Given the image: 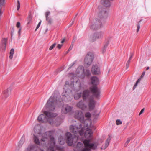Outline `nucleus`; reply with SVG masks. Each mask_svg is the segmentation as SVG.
<instances>
[{"mask_svg":"<svg viewBox=\"0 0 151 151\" xmlns=\"http://www.w3.org/2000/svg\"><path fill=\"white\" fill-rule=\"evenodd\" d=\"M84 100H81L76 104V106L82 110H84L87 108V106L85 104Z\"/></svg>","mask_w":151,"mask_h":151,"instance_id":"dca6fc26","label":"nucleus"},{"mask_svg":"<svg viewBox=\"0 0 151 151\" xmlns=\"http://www.w3.org/2000/svg\"><path fill=\"white\" fill-rule=\"evenodd\" d=\"M74 117L79 120L81 123H83L85 122L84 118L83 112L79 110H76L75 112Z\"/></svg>","mask_w":151,"mask_h":151,"instance_id":"1a4fd4ad","label":"nucleus"},{"mask_svg":"<svg viewBox=\"0 0 151 151\" xmlns=\"http://www.w3.org/2000/svg\"><path fill=\"white\" fill-rule=\"evenodd\" d=\"M41 23V21H40L39 23H38V25L37 26V27L35 29V31H36L37 29L39 28V27L40 26Z\"/></svg>","mask_w":151,"mask_h":151,"instance_id":"79ce46f5","label":"nucleus"},{"mask_svg":"<svg viewBox=\"0 0 151 151\" xmlns=\"http://www.w3.org/2000/svg\"><path fill=\"white\" fill-rule=\"evenodd\" d=\"M110 0H102V2L104 5L106 7H109L110 6L109 1Z\"/></svg>","mask_w":151,"mask_h":151,"instance_id":"b1692460","label":"nucleus"},{"mask_svg":"<svg viewBox=\"0 0 151 151\" xmlns=\"http://www.w3.org/2000/svg\"><path fill=\"white\" fill-rule=\"evenodd\" d=\"M56 45V44L55 43H54L52 45L50 46L49 48V50H51L55 47Z\"/></svg>","mask_w":151,"mask_h":151,"instance_id":"c9c22d12","label":"nucleus"},{"mask_svg":"<svg viewBox=\"0 0 151 151\" xmlns=\"http://www.w3.org/2000/svg\"><path fill=\"white\" fill-rule=\"evenodd\" d=\"M142 20H140L137 23V32H138L140 28V23L142 21Z\"/></svg>","mask_w":151,"mask_h":151,"instance_id":"2f4dec72","label":"nucleus"},{"mask_svg":"<svg viewBox=\"0 0 151 151\" xmlns=\"http://www.w3.org/2000/svg\"><path fill=\"white\" fill-rule=\"evenodd\" d=\"M144 109H145L144 108H143L141 110L140 112V113L139 114V115H140L141 114H142L144 112Z\"/></svg>","mask_w":151,"mask_h":151,"instance_id":"49530a36","label":"nucleus"},{"mask_svg":"<svg viewBox=\"0 0 151 151\" xmlns=\"http://www.w3.org/2000/svg\"><path fill=\"white\" fill-rule=\"evenodd\" d=\"M91 83L94 85H96L99 83V79L95 76H93L91 78Z\"/></svg>","mask_w":151,"mask_h":151,"instance_id":"412c9836","label":"nucleus"},{"mask_svg":"<svg viewBox=\"0 0 151 151\" xmlns=\"http://www.w3.org/2000/svg\"><path fill=\"white\" fill-rule=\"evenodd\" d=\"M85 148L82 151H91V150H95L97 148L98 145L94 143H91L89 139H85L83 141Z\"/></svg>","mask_w":151,"mask_h":151,"instance_id":"39448f33","label":"nucleus"},{"mask_svg":"<svg viewBox=\"0 0 151 151\" xmlns=\"http://www.w3.org/2000/svg\"><path fill=\"white\" fill-rule=\"evenodd\" d=\"M14 49L13 48L11 49L10 52V55L9 56V58L10 59H12L13 58V55L14 54Z\"/></svg>","mask_w":151,"mask_h":151,"instance_id":"c756f323","label":"nucleus"},{"mask_svg":"<svg viewBox=\"0 0 151 151\" xmlns=\"http://www.w3.org/2000/svg\"><path fill=\"white\" fill-rule=\"evenodd\" d=\"M76 71L77 73H84L85 74L88 76L91 75V73L89 70H86L85 72H84V68L83 66H79L76 70Z\"/></svg>","mask_w":151,"mask_h":151,"instance_id":"4468645a","label":"nucleus"},{"mask_svg":"<svg viewBox=\"0 0 151 151\" xmlns=\"http://www.w3.org/2000/svg\"><path fill=\"white\" fill-rule=\"evenodd\" d=\"M85 116L87 118H90L91 116L90 113L89 112H86L85 114Z\"/></svg>","mask_w":151,"mask_h":151,"instance_id":"f704fd0d","label":"nucleus"},{"mask_svg":"<svg viewBox=\"0 0 151 151\" xmlns=\"http://www.w3.org/2000/svg\"><path fill=\"white\" fill-rule=\"evenodd\" d=\"M72 107L70 106L66 105L63 107L62 113L63 114H65L70 112L72 110Z\"/></svg>","mask_w":151,"mask_h":151,"instance_id":"a211bd4d","label":"nucleus"},{"mask_svg":"<svg viewBox=\"0 0 151 151\" xmlns=\"http://www.w3.org/2000/svg\"><path fill=\"white\" fill-rule=\"evenodd\" d=\"M108 16L107 12L104 10H102L98 14V17L93 21L90 25V29L93 30H97L103 26L102 22L107 18Z\"/></svg>","mask_w":151,"mask_h":151,"instance_id":"f03ea898","label":"nucleus"},{"mask_svg":"<svg viewBox=\"0 0 151 151\" xmlns=\"http://www.w3.org/2000/svg\"><path fill=\"white\" fill-rule=\"evenodd\" d=\"M52 131L46 132L43 134L40 141L37 136L34 135V142L37 145L42 146L44 148L41 151H55L54 147L55 143L54 138L52 136Z\"/></svg>","mask_w":151,"mask_h":151,"instance_id":"f257e3e1","label":"nucleus"},{"mask_svg":"<svg viewBox=\"0 0 151 151\" xmlns=\"http://www.w3.org/2000/svg\"><path fill=\"white\" fill-rule=\"evenodd\" d=\"M83 146V145L82 143H81L80 142H78L77 143V148H80L81 147Z\"/></svg>","mask_w":151,"mask_h":151,"instance_id":"e433bc0d","label":"nucleus"},{"mask_svg":"<svg viewBox=\"0 0 151 151\" xmlns=\"http://www.w3.org/2000/svg\"><path fill=\"white\" fill-rule=\"evenodd\" d=\"M59 96H51L45 105L46 109L49 111H53L55 109L56 105L61 102L60 100H58Z\"/></svg>","mask_w":151,"mask_h":151,"instance_id":"20e7f679","label":"nucleus"},{"mask_svg":"<svg viewBox=\"0 0 151 151\" xmlns=\"http://www.w3.org/2000/svg\"><path fill=\"white\" fill-rule=\"evenodd\" d=\"M62 46H63V44L60 45V44H58V45L57 47L59 49H60L61 48Z\"/></svg>","mask_w":151,"mask_h":151,"instance_id":"c03bdc74","label":"nucleus"},{"mask_svg":"<svg viewBox=\"0 0 151 151\" xmlns=\"http://www.w3.org/2000/svg\"><path fill=\"white\" fill-rule=\"evenodd\" d=\"M14 32V29L13 28L12 30V32H11V37H12L13 34Z\"/></svg>","mask_w":151,"mask_h":151,"instance_id":"603ef678","label":"nucleus"},{"mask_svg":"<svg viewBox=\"0 0 151 151\" xmlns=\"http://www.w3.org/2000/svg\"><path fill=\"white\" fill-rule=\"evenodd\" d=\"M21 28H20L18 31V33H19V36L20 35V32H21Z\"/></svg>","mask_w":151,"mask_h":151,"instance_id":"5fc2aeb1","label":"nucleus"},{"mask_svg":"<svg viewBox=\"0 0 151 151\" xmlns=\"http://www.w3.org/2000/svg\"><path fill=\"white\" fill-rule=\"evenodd\" d=\"M44 114H45L48 118L50 120H52L54 122V124H55L56 125H58L57 124H56L55 121H54L53 118H55L57 116V114L56 113L49 112L47 111H44L43 112Z\"/></svg>","mask_w":151,"mask_h":151,"instance_id":"9b49d317","label":"nucleus"},{"mask_svg":"<svg viewBox=\"0 0 151 151\" xmlns=\"http://www.w3.org/2000/svg\"><path fill=\"white\" fill-rule=\"evenodd\" d=\"M32 16L31 13H30L27 18V24H30L32 21Z\"/></svg>","mask_w":151,"mask_h":151,"instance_id":"cd10ccee","label":"nucleus"},{"mask_svg":"<svg viewBox=\"0 0 151 151\" xmlns=\"http://www.w3.org/2000/svg\"><path fill=\"white\" fill-rule=\"evenodd\" d=\"M7 40V38H4L3 39L2 41V44L3 45V47H4L5 48L6 47Z\"/></svg>","mask_w":151,"mask_h":151,"instance_id":"c85d7f7f","label":"nucleus"},{"mask_svg":"<svg viewBox=\"0 0 151 151\" xmlns=\"http://www.w3.org/2000/svg\"><path fill=\"white\" fill-rule=\"evenodd\" d=\"M99 113H100V112H99L98 113V114H96H96H94V115H95L96 116L97 115H99Z\"/></svg>","mask_w":151,"mask_h":151,"instance_id":"bf43d9fd","label":"nucleus"},{"mask_svg":"<svg viewBox=\"0 0 151 151\" xmlns=\"http://www.w3.org/2000/svg\"><path fill=\"white\" fill-rule=\"evenodd\" d=\"M74 138H76V137H74Z\"/></svg>","mask_w":151,"mask_h":151,"instance_id":"0e129e2a","label":"nucleus"},{"mask_svg":"<svg viewBox=\"0 0 151 151\" xmlns=\"http://www.w3.org/2000/svg\"><path fill=\"white\" fill-rule=\"evenodd\" d=\"M25 151H31V145L26 148L25 150Z\"/></svg>","mask_w":151,"mask_h":151,"instance_id":"a19ab883","label":"nucleus"},{"mask_svg":"<svg viewBox=\"0 0 151 151\" xmlns=\"http://www.w3.org/2000/svg\"><path fill=\"white\" fill-rule=\"evenodd\" d=\"M128 143L127 142H126L125 143V144H124V146L125 147H127V145Z\"/></svg>","mask_w":151,"mask_h":151,"instance_id":"6e6d98bb","label":"nucleus"},{"mask_svg":"<svg viewBox=\"0 0 151 151\" xmlns=\"http://www.w3.org/2000/svg\"><path fill=\"white\" fill-rule=\"evenodd\" d=\"M70 131L74 134H79L82 136L84 134V129L83 125L80 124L79 127L76 125H71L70 127Z\"/></svg>","mask_w":151,"mask_h":151,"instance_id":"423d86ee","label":"nucleus"},{"mask_svg":"<svg viewBox=\"0 0 151 151\" xmlns=\"http://www.w3.org/2000/svg\"><path fill=\"white\" fill-rule=\"evenodd\" d=\"M5 0H0V4L3 5L4 3Z\"/></svg>","mask_w":151,"mask_h":151,"instance_id":"de8ad7c7","label":"nucleus"},{"mask_svg":"<svg viewBox=\"0 0 151 151\" xmlns=\"http://www.w3.org/2000/svg\"><path fill=\"white\" fill-rule=\"evenodd\" d=\"M11 88L9 87L7 89V90H4L3 92V96L6 97H7L11 93Z\"/></svg>","mask_w":151,"mask_h":151,"instance_id":"4be33fe9","label":"nucleus"},{"mask_svg":"<svg viewBox=\"0 0 151 151\" xmlns=\"http://www.w3.org/2000/svg\"><path fill=\"white\" fill-rule=\"evenodd\" d=\"M108 44H106L105 45L104 47H103L102 50V52L103 53H104L106 50V48Z\"/></svg>","mask_w":151,"mask_h":151,"instance_id":"473e14b6","label":"nucleus"},{"mask_svg":"<svg viewBox=\"0 0 151 151\" xmlns=\"http://www.w3.org/2000/svg\"><path fill=\"white\" fill-rule=\"evenodd\" d=\"M131 139L130 138H128L127 139V141H126V142H127L128 143H129Z\"/></svg>","mask_w":151,"mask_h":151,"instance_id":"3c124183","label":"nucleus"},{"mask_svg":"<svg viewBox=\"0 0 151 151\" xmlns=\"http://www.w3.org/2000/svg\"><path fill=\"white\" fill-rule=\"evenodd\" d=\"M1 10L0 9V14L1 15Z\"/></svg>","mask_w":151,"mask_h":151,"instance_id":"052dcab7","label":"nucleus"},{"mask_svg":"<svg viewBox=\"0 0 151 151\" xmlns=\"http://www.w3.org/2000/svg\"><path fill=\"white\" fill-rule=\"evenodd\" d=\"M91 71L93 74L95 75L98 74L100 72V69L96 65H93L92 66Z\"/></svg>","mask_w":151,"mask_h":151,"instance_id":"f3484780","label":"nucleus"},{"mask_svg":"<svg viewBox=\"0 0 151 151\" xmlns=\"http://www.w3.org/2000/svg\"><path fill=\"white\" fill-rule=\"evenodd\" d=\"M94 58V55L92 52H88L84 59L85 65H87L88 66H90L92 64L93 60Z\"/></svg>","mask_w":151,"mask_h":151,"instance_id":"0eeeda50","label":"nucleus"},{"mask_svg":"<svg viewBox=\"0 0 151 151\" xmlns=\"http://www.w3.org/2000/svg\"><path fill=\"white\" fill-rule=\"evenodd\" d=\"M73 22H72V24H71V25H72L73 24Z\"/></svg>","mask_w":151,"mask_h":151,"instance_id":"680f3d73","label":"nucleus"},{"mask_svg":"<svg viewBox=\"0 0 151 151\" xmlns=\"http://www.w3.org/2000/svg\"><path fill=\"white\" fill-rule=\"evenodd\" d=\"M31 151H39L40 150L38 146L36 145H31Z\"/></svg>","mask_w":151,"mask_h":151,"instance_id":"393cba45","label":"nucleus"},{"mask_svg":"<svg viewBox=\"0 0 151 151\" xmlns=\"http://www.w3.org/2000/svg\"><path fill=\"white\" fill-rule=\"evenodd\" d=\"M65 39H63L61 42V43H63L65 41Z\"/></svg>","mask_w":151,"mask_h":151,"instance_id":"4d7b16f0","label":"nucleus"},{"mask_svg":"<svg viewBox=\"0 0 151 151\" xmlns=\"http://www.w3.org/2000/svg\"><path fill=\"white\" fill-rule=\"evenodd\" d=\"M89 89L90 90H85L81 93L82 97L83 100L85 101L87 99L89 100L90 98L93 96L92 95H91V91L96 98L99 99L100 96V89L96 86H92Z\"/></svg>","mask_w":151,"mask_h":151,"instance_id":"7ed1b4c3","label":"nucleus"},{"mask_svg":"<svg viewBox=\"0 0 151 151\" xmlns=\"http://www.w3.org/2000/svg\"><path fill=\"white\" fill-rule=\"evenodd\" d=\"M69 51H68L67 52V53H68V52H69Z\"/></svg>","mask_w":151,"mask_h":151,"instance_id":"e2e57ef3","label":"nucleus"},{"mask_svg":"<svg viewBox=\"0 0 151 151\" xmlns=\"http://www.w3.org/2000/svg\"><path fill=\"white\" fill-rule=\"evenodd\" d=\"M149 69V67H147L146 69V70H148Z\"/></svg>","mask_w":151,"mask_h":151,"instance_id":"13d9d810","label":"nucleus"},{"mask_svg":"<svg viewBox=\"0 0 151 151\" xmlns=\"http://www.w3.org/2000/svg\"><path fill=\"white\" fill-rule=\"evenodd\" d=\"M50 14V11H47L45 13L46 21L47 22L48 24L50 25L53 22L52 19L49 17Z\"/></svg>","mask_w":151,"mask_h":151,"instance_id":"6ab92c4d","label":"nucleus"},{"mask_svg":"<svg viewBox=\"0 0 151 151\" xmlns=\"http://www.w3.org/2000/svg\"><path fill=\"white\" fill-rule=\"evenodd\" d=\"M75 19V17L74 18V19Z\"/></svg>","mask_w":151,"mask_h":151,"instance_id":"69168bd1","label":"nucleus"},{"mask_svg":"<svg viewBox=\"0 0 151 151\" xmlns=\"http://www.w3.org/2000/svg\"><path fill=\"white\" fill-rule=\"evenodd\" d=\"M57 150L58 151H64V148L63 147H58L57 148Z\"/></svg>","mask_w":151,"mask_h":151,"instance_id":"ea45409f","label":"nucleus"},{"mask_svg":"<svg viewBox=\"0 0 151 151\" xmlns=\"http://www.w3.org/2000/svg\"><path fill=\"white\" fill-rule=\"evenodd\" d=\"M133 56V54H131L130 56L129 59V60H131V59H132V58Z\"/></svg>","mask_w":151,"mask_h":151,"instance_id":"864d4df0","label":"nucleus"},{"mask_svg":"<svg viewBox=\"0 0 151 151\" xmlns=\"http://www.w3.org/2000/svg\"><path fill=\"white\" fill-rule=\"evenodd\" d=\"M73 45H71V46L70 47L68 50V51H70V50H71L72 48H73Z\"/></svg>","mask_w":151,"mask_h":151,"instance_id":"8fccbe9b","label":"nucleus"},{"mask_svg":"<svg viewBox=\"0 0 151 151\" xmlns=\"http://www.w3.org/2000/svg\"><path fill=\"white\" fill-rule=\"evenodd\" d=\"M76 83H78V88L77 89V90L78 91L81 89V83L79 81H77Z\"/></svg>","mask_w":151,"mask_h":151,"instance_id":"72a5a7b5","label":"nucleus"},{"mask_svg":"<svg viewBox=\"0 0 151 151\" xmlns=\"http://www.w3.org/2000/svg\"><path fill=\"white\" fill-rule=\"evenodd\" d=\"M145 71H144L142 74V75H141V76L140 77L141 78H142L145 75Z\"/></svg>","mask_w":151,"mask_h":151,"instance_id":"09e8293b","label":"nucleus"},{"mask_svg":"<svg viewBox=\"0 0 151 151\" xmlns=\"http://www.w3.org/2000/svg\"><path fill=\"white\" fill-rule=\"evenodd\" d=\"M111 139V137L110 136H109V137L107 138L106 141L105 145L104 146H102V147L101 148V149H105L108 146L110 141Z\"/></svg>","mask_w":151,"mask_h":151,"instance_id":"5701e85b","label":"nucleus"},{"mask_svg":"<svg viewBox=\"0 0 151 151\" xmlns=\"http://www.w3.org/2000/svg\"><path fill=\"white\" fill-rule=\"evenodd\" d=\"M116 123L117 125H120L122 124V122L120 119H117Z\"/></svg>","mask_w":151,"mask_h":151,"instance_id":"4c0bfd02","label":"nucleus"},{"mask_svg":"<svg viewBox=\"0 0 151 151\" xmlns=\"http://www.w3.org/2000/svg\"><path fill=\"white\" fill-rule=\"evenodd\" d=\"M82 97L81 92L79 93H75L74 98L76 100H78L80 98Z\"/></svg>","mask_w":151,"mask_h":151,"instance_id":"bb28decb","label":"nucleus"},{"mask_svg":"<svg viewBox=\"0 0 151 151\" xmlns=\"http://www.w3.org/2000/svg\"><path fill=\"white\" fill-rule=\"evenodd\" d=\"M130 62V61L128 60L127 63L126 64V67L127 69L128 68L129 66V64Z\"/></svg>","mask_w":151,"mask_h":151,"instance_id":"37998d69","label":"nucleus"},{"mask_svg":"<svg viewBox=\"0 0 151 151\" xmlns=\"http://www.w3.org/2000/svg\"><path fill=\"white\" fill-rule=\"evenodd\" d=\"M58 142L60 145H63L65 142V139L63 137L60 136L58 138Z\"/></svg>","mask_w":151,"mask_h":151,"instance_id":"a878e982","label":"nucleus"},{"mask_svg":"<svg viewBox=\"0 0 151 151\" xmlns=\"http://www.w3.org/2000/svg\"><path fill=\"white\" fill-rule=\"evenodd\" d=\"M17 10H19L20 7V3L19 0L17 1Z\"/></svg>","mask_w":151,"mask_h":151,"instance_id":"58836bf2","label":"nucleus"},{"mask_svg":"<svg viewBox=\"0 0 151 151\" xmlns=\"http://www.w3.org/2000/svg\"><path fill=\"white\" fill-rule=\"evenodd\" d=\"M20 23L19 22H18L16 24V27L17 28H19L20 27Z\"/></svg>","mask_w":151,"mask_h":151,"instance_id":"a18cd8bd","label":"nucleus"},{"mask_svg":"<svg viewBox=\"0 0 151 151\" xmlns=\"http://www.w3.org/2000/svg\"><path fill=\"white\" fill-rule=\"evenodd\" d=\"M92 131L90 129L87 130L85 132L84 135L85 137L87 139L90 138L92 136Z\"/></svg>","mask_w":151,"mask_h":151,"instance_id":"aec40b11","label":"nucleus"},{"mask_svg":"<svg viewBox=\"0 0 151 151\" xmlns=\"http://www.w3.org/2000/svg\"><path fill=\"white\" fill-rule=\"evenodd\" d=\"M96 102L93 96L90 98L88 100V107L89 111H92L94 109L96 105Z\"/></svg>","mask_w":151,"mask_h":151,"instance_id":"f8f14e48","label":"nucleus"},{"mask_svg":"<svg viewBox=\"0 0 151 151\" xmlns=\"http://www.w3.org/2000/svg\"><path fill=\"white\" fill-rule=\"evenodd\" d=\"M37 120L39 122L41 123H46L48 122L51 125L54 124V122L52 120L50 121L45 114H42L40 115L38 118Z\"/></svg>","mask_w":151,"mask_h":151,"instance_id":"6e6552de","label":"nucleus"},{"mask_svg":"<svg viewBox=\"0 0 151 151\" xmlns=\"http://www.w3.org/2000/svg\"><path fill=\"white\" fill-rule=\"evenodd\" d=\"M66 137L67 143L69 146H71L73 143V138L71 134L69 132H67L65 134Z\"/></svg>","mask_w":151,"mask_h":151,"instance_id":"2eb2a0df","label":"nucleus"},{"mask_svg":"<svg viewBox=\"0 0 151 151\" xmlns=\"http://www.w3.org/2000/svg\"><path fill=\"white\" fill-rule=\"evenodd\" d=\"M103 33L101 32H97L94 33L93 35L91 36L90 37V40L91 42L95 41L97 39H99L102 37Z\"/></svg>","mask_w":151,"mask_h":151,"instance_id":"ddd939ff","label":"nucleus"},{"mask_svg":"<svg viewBox=\"0 0 151 151\" xmlns=\"http://www.w3.org/2000/svg\"><path fill=\"white\" fill-rule=\"evenodd\" d=\"M142 78H141L140 77V78H139L137 80V81H136V83L134 85V86L133 87V89L134 90L136 88V87H137V86L138 84V83L140 81Z\"/></svg>","mask_w":151,"mask_h":151,"instance_id":"7c9ffc66","label":"nucleus"},{"mask_svg":"<svg viewBox=\"0 0 151 151\" xmlns=\"http://www.w3.org/2000/svg\"><path fill=\"white\" fill-rule=\"evenodd\" d=\"M68 90L67 91H65V92H63L62 93L63 99L67 101H70L72 99V96L73 94L72 91L71 90L70 91V92L69 95L68 94Z\"/></svg>","mask_w":151,"mask_h":151,"instance_id":"9d476101","label":"nucleus"}]
</instances>
